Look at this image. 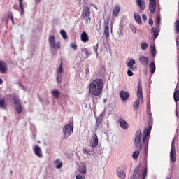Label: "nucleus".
Instances as JSON below:
<instances>
[{"mask_svg":"<svg viewBox=\"0 0 179 179\" xmlns=\"http://www.w3.org/2000/svg\"><path fill=\"white\" fill-rule=\"evenodd\" d=\"M48 41L50 47H52V48L54 50H59V48H61V43L59 41H55V36L54 35L50 36Z\"/></svg>","mask_w":179,"mask_h":179,"instance_id":"obj_6","label":"nucleus"},{"mask_svg":"<svg viewBox=\"0 0 179 179\" xmlns=\"http://www.w3.org/2000/svg\"><path fill=\"white\" fill-rule=\"evenodd\" d=\"M136 64V62H135V59H131L127 63V66L129 68V69L134 70V66Z\"/></svg>","mask_w":179,"mask_h":179,"instance_id":"obj_28","label":"nucleus"},{"mask_svg":"<svg viewBox=\"0 0 179 179\" xmlns=\"http://www.w3.org/2000/svg\"><path fill=\"white\" fill-rule=\"evenodd\" d=\"M149 10L150 13H155L156 10V0H149Z\"/></svg>","mask_w":179,"mask_h":179,"instance_id":"obj_14","label":"nucleus"},{"mask_svg":"<svg viewBox=\"0 0 179 179\" xmlns=\"http://www.w3.org/2000/svg\"><path fill=\"white\" fill-rule=\"evenodd\" d=\"M136 135H142V131L138 130L136 133Z\"/></svg>","mask_w":179,"mask_h":179,"instance_id":"obj_53","label":"nucleus"},{"mask_svg":"<svg viewBox=\"0 0 179 179\" xmlns=\"http://www.w3.org/2000/svg\"><path fill=\"white\" fill-rule=\"evenodd\" d=\"M83 155H92V151L90 149H88L87 148H83L82 150Z\"/></svg>","mask_w":179,"mask_h":179,"instance_id":"obj_36","label":"nucleus"},{"mask_svg":"<svg viewBox=\"0 0 179 179\" xmlns=\"http://www.w3.org/2000/svg\"><path fill=\"white\" fill-rule=\"evenodd\" d=\"M19 6L20 9H21L20 15H23L24 13V8H23V0H19Z\"/></svg>","mask_w":179,"mask_h":179,"instance_id":"obj_34","label":"nucleus"},{"mask_svg":"<svg viewBox=\"0 0 179 179\" xmlns=\"http://www.w3.org/2000/svg\"><path fill=\"white\" fill-rule=\"evenodd\" d=\"M146 145H148V143H146Z\"/></svg>","mask_w":179,"mask_h":179,"instance_id":"obj_61","label":"nucleus"},{"mask_svg":"<svg viewBox=\"0 0 179 179\" xmlns=\"http://www.w3.org/2000/svg\"><path fill=\"white\" fill-rule=\"evenodd\" d=\"M143 103V92L142 91V85H141V82H138L137 87V100L133 103V107L134 110H138L139 108V102Z\"/></svg>","mask_w":179,"mask_h":179,"instance_id":"obj_2","label":"nucleus"},{"mask_svg":"<svg viewBox=\"0 0 179 179\" xmlns=\"http://www.w3.org/2000/svg\"><path fill=\"white\" fill-rule=\"evenodd\" d=\"M15 110L18 114H20L22 111V105L20 103L15 105Z\"/></svg>","mask_w":179,"mask_h":179,"instance_id":"obj_35","label":"nucleus"},{"mask_svg":"<svg viewBox=\"0 0 179 179\" xmlns=\"http://www.w3.org/2000/svg\"><path fill=\"white\" fill-rule=\"evenodd\" d=\"M175 138L172 141L171 149L170 152L171 162L176 163L177 160V155L176 154V143H174Z\"/></svg>","mask_w":179,"mask_h":179,"instance_id":"obj_8","label":"nucleus"},{"mask_svg":"<svg viewBox=\"0 0 179 179\" xmlns=\"http://www.w3.org/2000/svg\"><path fill=\"white\" fill-rule=\"evenodd\" d=\"M134 18L138 24H142V19L141 18V15H139V13H134Z\"/></svg>","mask_w":179,"mask_h":179,"instance_id":"obj_26","label":"nucleus"},{"mask_svg":"<svg viewBox=\"0 0 179 179\" xmlns=\"http://www.w3.org/2000/svg\"><path fill=\"white\" fill-rule=\"evenodd\" d=\"M133 159H134V160H137L138 157H139V150H135L134 152L133 153Z\"/></svg>","mask_w":179,"mask_h":179,"instance_id":"obj_37","label":"nucleus"},{"mask_svg":"<svg viewBox=\"0 0 179 179\" xmlns=\"http://www.w3.org/2000/svg\"><path fill=\"white\" fill-rule=\"evenodd\" d=\"M76 179H86V178L84 176V175L79 173L77 174Z\"/></svg>","mask_w":179,"mask_h":179,"instance_id":"obj_45","label":"nucleus"},{"mask_svg":"<svg viewBox=\"0 0 179 179\" xmlns=\"http://www.w3.org/2000/svg\"><path fill=\"white\" fill-rule=\"evenodd\" d=\"M149 66H150V73H152V75H153V73L156 72V64H155L154 62H151L149 64Z\"/></svg>","mask_w":179,"mask_h":179,"instance_id":"obj_24","label":"nucleus"},{"mask_svg":"<svg viewBox=\"0 0 179 179\" xmlns=\"http://www.w3.org/2000/svg\"><path fill=\"white\" fill-rule=\"evenodd\" d=\"M60 34L62 37H63L64 40H66V38H68V34H66V32H65V31L61 30Z\"/></svg>","mask_w":179,"mask_h":179,"instance_id":"obj_39","label":"nucleus"},{"mask_svg":"<svg viewBox=\"0 0 179 179\" xmlns=\"http://www.w3.org/2000/svg\"><path fill=\"white\" fill-rule=\"evenodd\" d=\"M120 99L123 101H126V100H128V99H129V92L122 90L120 92Z\"/></svg>","mask_w":179,"mask_h":179,"instance_id":"obj_16","label":"nucleus"},{"mask_svg":"<svg viewBox=\"0 0 179 179\" xmlns=\"http://www.w3.org/2000/svg\"><path fill=\"white\" fill-rule=\"evenodd\" d=\"M117 176L120 178L125 179V177H127V174H125V172H124L123 170H118L117 171Z\"/></svg>","mask_w":179,"mask_h":179,"instance_id":"obj_29","label":"nucleus"},{"mask_svg":"<svg viewBox=\"0 0 179 179\" xmlns=\"http://www.w3.org/2000/svg\"><path fill=\"white\" fill-rule=\"evenodd\" d=\"M52 94L53 97H55V99H58L59 96H61V93L59 92V91H58V90H52Z\"/></svg>","mask_w":179,"mask_h":179,"instance_id":"obj_30","label":"nucleus"},{"mask_svg":"<svg viewBox=\"0 0 179 179\" xmlns=\"http://www.w3.org/2000/svg\"><path fill=\"white\" fill-rule=\"evenodd\" d=\"M2 83H3V80H2V78H0V85H2Z\"/></svg>","mask_w":179,"mask_h":179,"instance_id":"obj_55","label":"nucleus"},{"mask_svg":"<svg viewBox=\"0 0 179 179\" xmlns=\"http://www.w3.org/2000/svg\"><path fill=\"white\" fill-rule=\"evenodd\" d=\"M108 26H110V18L105 20L103 22V34L106 38L110 37V29L108 28Z\"/></svg>","mask_w":179,"mask_h":179,"instance_id":"obj_9","label":"nucleus"},{"mask_svg":"<svg viewBox=\"0 0 179 179\" xmlns=\"http://www.w3.org/2000/svg\"><path fill=\"white\" fill-rule=\"evenodd\" d=\"M138 59L140 64H141L143 66H148V65H149V57L141 56Z\"/></svg>","mask_w":179,"mask_h":179,"instance_id":"obj_15","label":"nucleus"},{"mask_svg":"<svg viewBox=\"0 0 179 179\" xmlns=\"http://www.w3.org/2000/svg\"><path fill=\"white\" fill-rule=\"evenodd\" d=\"M56 80L58 85L62 83V73H64V67L62 66V62H60V64L58 68L56 69Z\"/></svg>","mask_w":179,"mask_h":179,"instance_id":"obj_4","label":"nucleus"},{"mask_svg":"<svg viewBox=\"0 0 179 179\" xmlns=\"http://www.w3.org/2000/svg\"><path fill=\"white\" fill-rule=\"evenodd\" d=\"M127 75H128V76H132L134 75V73L132 72V70L128 69L127 70Z\"/></svg>","mask_w":179,"mask_h":179,"instance_id":"obj_48","label":"nucleus"},{"mask_svg":"<svg viewBox=\"0 0 179 179\" xmlns=\"http://www.w3.org/2000/svg\"><path fill=\"white\" fill-rule=\"evenodd\" d=\"M81 16L84 19L87 24L90 23L92 20L90 18V8H89V6H83Z\"/></svg>","mask_w":179,"mask_h":179,"instance_id":"obj_3","label":"nucleus"},{"mask_svg":"<svg viewBox=\"0 0 179 179\" xmlns=\"http://www.w3.org/2000/svg\"><path fill=\"white\" fill-rule=\"evenodd\" d=\"M62 129L64 135H72L73 133V120L69 124H66Z\"/></svg>","mask_w":179,"mask_h":179,"instance_id":"obj_5","label":"nucleus"},{"mask_svg":"<svg viewBox=\"0 0 179 179\" xmlns=\"http://www.w3.org/2000/svg\"><path fill=\"white\" fill-rule=\"evenodd\" d=\"M11 21H12L13 24H15V20H13H13H11Z\"/></svg>","mask_w":179,"mask_h":179,"instance_id":"obj_57","label":"nucleus"},{"mask_svg":"<svg viewBox=\"0 0 179 179\" xmlns=\"http://www.w3.org/2000/svg\"><path fill=\"white\" fill-rule=\"evenodd\" d=\"M142 19H143V20H144V22H145L146 19H148V17H146V15L143 14L142 15Z\"/></svg>","mask_w":179,"mask_h":179,"instance_id":"obj_51","label":"nucleus"},{"mask_svg":"<svg viewBox=\"0 0 179 179\" xmlns=\"http://www.w3.org/2000/svg\"><path fill=\"white\" fill-rule=\"evenodd\" d=\"M149 24L150 26H152L153 24V20L152 18L149 19Z\"/></svg>","mask_w":179,"mask_h":179,"instance_id":"obj_52","label":"nucleus"},{"mask_svg":"<svg viewBox=\"0 0 179 179\" xmlns=\"http://www.w3.org/2000/svg\"><path fill=\"white\" fill-rule=\"evenodd\" d=\"M118 123L120 124V126L121 127V128H122V129H128V128H129V124H128V122H127L125 119L122 118V117H120L119 118Z\"/></svg>","mask_w":179,"mask_h":179,"instance_id":"obj_10","label":"nucleus"},{"mask_svg":"<svg viewBox=\"0 0 179 179\" xmlns=\"http://www.w3.org/2000/svg\"><path fill=\"white\" fill-rule=\"evenodd\" d=\"M148 47H149V44L146 43H142L141 44V50H143V51H145V50L148 49Z\"/></svg>","mask_w":179,"mask_h":179,"instance_id":"obj_38","label":"nucleus"},{"mask_svg":"<svg viewBox=\"0 0 179 179\" xmlns=\"http://www.w3.org/2000/svg\"><path fill=\"white\" fill-rule=\"evenodd\" d=\"M78 171L79 173H81V174H83L84 176L86 175V164H85L84 162H81L78 166Z\"/></svg>","mask_w":179,"mask_h":179,"instance_id":"obj_17","label":"nucleus"},{"mask_svg":"<svg viewBox=\"0 0 179 179\" xmlns=\"http://www.w3.org/2000/svg\"><path fill=\"white\" fill-rule=\"evenodd\" d=\"M7 107L6 102L5 101V98L0 99V108L6 110Z\"/></svg>","mask_w":179,"mask_h":179,"instance_id":"obj_31","label":"nucleus"},{"mask_svg":"<svg viewBox=\"0 0 179 179\" xmlns=\"http://www.w3.org/2000/svg\"><path fill=\"white\" fill-rule=\"evenodd\" d=\"M150 52H151L152 57L156 56V48L155 46H151Z\"/></svg>","mask_w":179,"mask_h":179,"instance_id":"obj_40","label":"nucleus"},{"mask_svg":"<svg viewBox=\"0 0 179 179\" xmlns=\"http://www.w3.org/2000/svg\"><path fill=\"white\" fill-rule=\"evenodd\" d=\"M175 27H176V33H179V20H177L175 22Z\"/></svg>","mask_w":179,"mask_h":179,"instance_id":"obj_44","label":"nucleus"},{"mask_svg":"<svg viewBox=\"0 0 179 179\" xmlns=\"http://www.w3.org/2000/svg\"><path fill=\"white\" fill-rule=\"evenodd\" d=\"M41 0H36V3H40Z\"/></svg>","mask_w":179,"mask_h":179,"instance_id":"obj_56","label":"nucleus"},{"mask_svg":"<svg viewBox=\"0 0 179 179\" xmlns=\"http://www.w3.org/2000/svg\"><path fill=\"white\" fill-rule=\"evenodd\" d=\"M160 20H161L160 16H158V17H157V21L155 22V25H156V27H157V29H159V27H160Z\"/></svg>","mask_w":179,"mask_h":179,"instance_id":"obj_43","label":"nucleus"},{"mask_svg":"<svg viewBox=\"0 0 179 179\" xmlns=\"http://www.w3.org/2000/svg\"><path fill=\"white\" fill-rule=\"evenodd\" d=\"M136 2L139 6L141 10H145V1L144 0H137Z\"/></svg>","mask_w":179,"mask_h":179,"instance_id":"obj_25","label":"nucleus"},{"mask_svg":"<svg viewBox=\"0 0 179 179\" xmlns=\"http://www.w3.org/2000/svg\"><path fill=\"white\" fill-rule=\"evenodd\" d=\"M148 136H149V135L148 136H145L143 138V143H146V141H148Z\"/></svg>","mask_w":179,"mask_h":179,"instance_id":"obj_50","label":"nucleus"},{"mask_svg":"<svg viewBox=\"0 0 179 179\" xmlns=\"http://www.w3.org/2000/svg\"><path fill=\"white\" fill-rule=\"evenodd\" d=\"M54 163H55V164H56V169H61V167H62V166L64 164L60 159H57L55 160Z\"/></svg>","mask_w":179,"mask_h":179,"instance_id":"obj_27","label":"nucleus"},{"mask_svg":"<svg viewBox=\"0 0 179 179\" xmlns=\"http://www.w3.org/2000/svg\"><path fill=\"white\" fill-rule=\"evenodd\" d=\"M7 17L8 19H10L11 20H13V14H12L11 12L8 13Z\"/></svg>","mask_w":179,"mask_h":179,"instance_id":"obj_46","label":"nucleus"},{"mask_svg":"<svg viewBox=\"0 0 179 179\" xmlns=\"http://www.w3.org/2000/svg\"><path fill=\"white\" fill-rule=\"evenodd\" d=\"M173 99L176 103L179 101V90H177L176 91H175L173 94Z\"/></svg>","mask_w":179,"mask_h":179,"instance_id":"obj_32","label":"nucleus"},{"mask_svg":"<svg viewBox=\"0 0 179 179\" xmlns=\"http://www.w3.org/2000/svg\"><path fill=\"white\" fill-rule=\"evenodd\" d=\"M80 38L83 43H87V41H89V35H87V33H86V31H83L81 34Z\"/></svg>","mask_w":179,"mask_h":179,"instance_id":"obj_21","label":"nucleus"},{"mask_svg":"<svg viewBox=\"0 0 179 179\" xmlns=\"http://www.w3.org/2000/svg\"><path fill=\"white\" fill-rule=\"evenodd\" d=\"M179 45V39L177 38V39H176V45Z\"/></svg>","mask_w":179,"mask_h":179,"instance_id":"obj_54","label":"nucleus"},{"mask_svg":"<svg viewBox=\"0 0 179 179\" xmlns=\"http://www.w3.org/2000/svg\"><path fill=\"white\" fill-rule=\"evenodd\" d=\"M141 139H142L141 136H136L134 138V145L136 149H141Z\"/></svg>","mask_w":179,"mask_h":179,"instance_id":"obj_18","label":"nucleus"},{"mask_svg":"<svg viewBox=\"0 0 179 179\" xmlns=\"http://www.w3.org/2000/svg\"><path fill=\"white\" fill-rule=\"evenodd\" d=\"M103 122V114L101 113L98 117H96V128L100 127V124Z\"/></svg>","mask_w":179,"mask_h":179,"instance_id":"obj_22","label":"nucleus"},{"mask_svg":"<svg viewBox=\"0 0 179 179\" xmlns=\"http://www.w3.org/2000/svg\"><path fill=\"white\" fill-rule=\"evenodd\" d=\"M138 170H139V168L137 166L135 168L133 175L130 176V179H136L141 176V172L138 171Z\"/></svg>","mask_w":179,"mask_h":179,"instance_id":"obj_20","label":"nucleus"},{"mask_svg":"<svg viewBox=\"0 0 179 179\" xmlns=\"http://www.w3.org/2000/svg\"><path fill=\"white\" fill-rule=\"evenodd\" d=\"M131 30L133 31V33H136V27H135V26H131Z\"/></svg>","mask_w":179,"mask_h":179,"instance_id":"obj_49","label":"nucleus"},{"mask_svg":"<svg viewBox=\"0 0 179 179\" xmlns=\"http://www.w3.org/2000/svg\"><path fill=\"white\" fill-rule=\"evenodd\" d=\"M150 120L148 127H146L143 132V135H150V132H152V128L153 127V116L152 115V112H149Z\"/></svg>","mask_w":179,"mask_h":179,"instance_id":"obj_7","label":"nucleus"},{"mask_svg":"<svg viewBox=\"0 0 179 179\" xmlns=\"http://www.w3.org/2000/svg\"><path fill=\"white\" fill-rule=\"evenodd\" d=\"M96 52H97V49L96 50Z\"/></svg>","mask_w":179,"mask_h":179,"instance_id":"obj_60","label":"nucleus"},{"mask_svg":"<svg viewBox=\"0 0 179 179\" xmlns=\"http://www.w3.org/2000/svg\"><path fill=\"white\" fill-rule=\"evenodd\" d=\"M13 101H14L15 106L20 103L19 99H17V96H13Z\"/></svg>","mask_w":179,"mask_h":179,"instance_id":"obj_41","label":"nucleus"},{"mask_svg":"<svg viewBox=\"0 0 179 179\" xmlns=\"http://www.w3.org/2000/svg\"><path fill=\"white\" fill-rule=\"evenodd\" d=\"M118 13H120V6H115L113 12V16H118Z\"/></svg>","mask_w":179,"mask_h":179,"instance_id":"obj_33","label":"nucleus"},{"mask_svg":"<svg viewBox=\"0 0 179 179\" xmlns=\"http://www.w3.org/2000/svg\"><path fill=\"white\" fill-rule=\"evenodd\" d=\"M65 138H68V136H65V137H64Z\"/></svg>","mask_w":179,"mask_h":179,"instance_id":"obj_58","label":"nucleus"},{"mask_svg":"<svg viewBox=\"0 0 179 179\" xmlns=\"http://www.w3.org/2000/svg\"><path fill=\"white\" fill-rule=\"evenodd\" d=\"M151 31L153 33V40H156L159 37V28H152Z\"/></svg>","mask_w":179,"mask_h":179,"instance_id":"obj_23","label":"nucleus"},{"mask_svg":"<svg viewBox=\"0 0 179 179\" xmlns=\"http://www.w3.org/2000/svg\"><path fill=\"white\" fill-rule=\"evenodd\" d=\"M6 72H8V64H6V62L0 60V73H6Z\"/></svg>","mask_w":179,"mask_h":179,"instance_id":"obj_13","label":"nucleus"},{"mask_svg":"<svg viewBox=\"0 0 179 179\" xmlns=\"http://www.w3.org/2000/svg\"><path fill=\"white\" fill-rule=\"evenodd\" d=\"M90 143L91 148H97V145H99V138L97 137V135H94V136H92V138L90 141Z\"/></svg>","mask_w":179,"mask_h":179,"instance_id":"obj_11","label":"nucleus"},{"mask_svg":"<svg viewBox=\"0 0 179 179\" xmlns=\"http://www.w3.org/2000/svg\"><path fill=\"white\" fill-rule=\"evenodd\" d=\"M145 150H146V147H145Z\"/></svg>","mask_w":179,"mask_h":179,"instance_id":"obj_59","label":"nucleus"},{"mask_svg":"<svg viewBox=\"0 0 179 179\" xmlns=\"http://www.w3.org/2000/svg\"><path fill=\"white\" fill-rule=\"evenodd\" d=\"M34 153L37 156V157H39V159H41L43 157V152L41 151V148L38 145H34Z\"/></svg>","mask_w":179,"mask_h":179,"instance_id":"obj_12","label":"nucleus"},{"mask_svg":"<svg viewBox=\"0 0 179 179\" xmlns=\"http://www.w3.org/2000/svg\"><path fill=\"white\" fill-rule=\"evenodd\" d=\"M104 88V83L103 79L96 78L92 80L88 86L89 93L92 96L99 97L103 93V89Z\"/></svg>","mask_w":179,"mask_h":179,"instance_id":"obj_1","label":"nucleus"},{"mask_svg":"<svg viewBox=\"0 0 179 179\" xmlns=\"http://www.w3.org/2000/svg\"><path fill=\"white\" fill-rule=\"evenodd\" d=\"M148 174V169L145 168L143 171L142 172L141 177L143 179L146 178V175Z\"/></svg>","mask_w":179,"mask_h":179,"instance_id":"obj_42","label":"nucleus"},{"mask_svg":"<svg viewBox=\"0 0 179 179\" xmlns=\"http://www.w3.org/2000/svg\"><path fill=\"white\" fill-rule=\"evenodd\" d=\"M81 57L83 58V59H86L89 58V55H90V53H89V50H87L86 48L81 49Z\"/></svg>","mask_w":179,"mask_h":179,"instance_id":"obj_19","label":"nucleus"},{"mask_svg":"<svg viewBox=\"0 0 179 179\" xmlns=\"http://www.w3.org/2000/svg\"><path fill=\"white\" fill-rule=\"evenodd\" d=\"M71 48H73V50H76V48H78V45H76V43H71Z\"/></svg>","mask_w":179,"mask_h":179,"instance_id":"obj_47","label":"nucleus"}]
</instances>
